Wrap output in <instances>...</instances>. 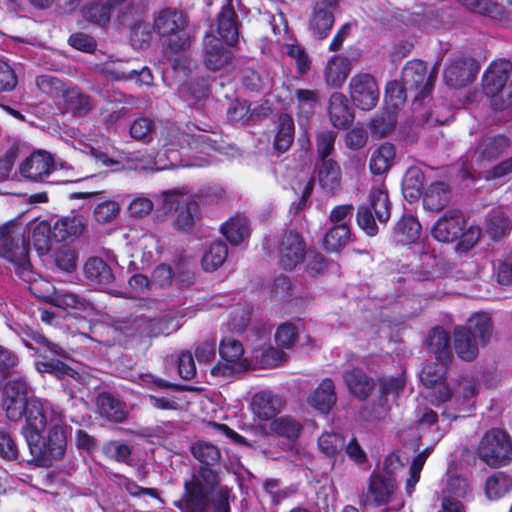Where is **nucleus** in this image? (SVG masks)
Here are the masks:
<instances>
[{
  "instance_id": "nucleus-1",
  "label": "nucleus",
  "mask_w": 512,
  "mask_h": 512,
  "mask_svg": "<svg viewBox=\"0 0 512 512\" xmlns=\"http://www.w3.org/2000/svg\"><path fill=\"white\" fill-rule=\"evenodd\" d=\"M192 455L203 465L184 483V512H230L235 500L232 488L222 483L220 472L212 467L221 460L219 449L199 441L191 446Z\"/></svg>"
},
{
  "instance_id": "nucleus-2",
  "label": "nucleus",
  "mask_w": 512,
  "mask_h": 512,
  "mask_svg": "<svg viewBox=\"0 0 512 512\" xmlns=\"http://www.w3.org/2000/svg\"><path fill=\"white\" fill-rule=\"evenodd\" d=\"M40 406L33 409L28 426L21 433L26 440L32 461L41 467H50L55 460L61 459L67 449V432L60 415L51 408V412L40 417Z\"/></svg>"
},
{
  "instance_id": "nucleus-3",
  "label": "nucleus",
  "mask_w": 512,
  "mask_h": 512,
  "mask_svg": "<svg viewBox=\"0 0 512 512\" xmlns=\"http://www.w3.org/2000/svg\"><path fill=\"white\" fill-rule=\"evenodd\" d=\"M32 389L24 377H17L7 381L3 388L2 409L8 420L18 422L25 416V425L28 426L30 416L33 415V409H38L40 417L45 413L51 412L52 406L48 401L38 397L29 396Z\"/></svg>"
},
{
  "instance_id": "nucleus-4",
  "label": "nucleus",
  "mask_w": 512,
  "mask_h": 512,
  "mask_svg": "<svg viewBox=\"0 0 512 512\" xmlns=\"http://www.w3.org/2000/svg\"><path fill=\"white\" fill-rule=\"evenodd\" d=\"M187 26L184 14L170 8L161 10L154 20V29L162 45L173 52L189 48L191 40Z\"/></svg>"
},
{
  "instance_id": "nucleus-5",
  "label": "nucleus",
  "mask_w": 512,
  "mask_h": 512,
  "mask_svg": "<svg viewBox=\"0 0 512 512\" xmlns=\"http://www.w3.org/2000/svg\"><path fill=\"white\" fill-rule=\"evenodd\" d=\"M391 214L388 193L382 184L374 186L368 196V204L361 206L357 213L359 227L369 236L378 232L376 220L386 223Z\"/></svg>"
},
{
  "instance_id": "nucleus-6",
  "label": "nucleus",
  "mask_w": 512,
  "mask_h": 512,
  "mask_svg": "<svg viewBox=\"0 0 512 512\" xmlns=\"http://www.w3.org/2000/svg\"><path fill=\"white\" fill-rule=\"evenodd\" d=\"M36 84L46 94L61 92L64 107L74 116H85L93 108L92 100L89 95L77 87L66 88L64 84L50 75H41L36 78Z\"/></svg>"
},
{
  "instance_id": "nucleus-7",
  "label": "nucleus",
  "mask_w": 512,
  "mask_h": 512,
  "mask_svg": "<svg viewBox=\"0 0 512 512\" xmlns=\"http://www.w3.org/2000/svg\"><path fill=\"white\" fill-rule=\"evenodd\" d=\"M0 257L13 263L20 270L19 273H25L30 268L24 234L21 227L14 222L0 227Z\"/></svg>"
},
{
  "instance_id": "nucleus-8",
  "label": "nucleus",
  "mask_w": 512,
  "mask_h": 512,
  "mask_svg": "<svg viewBox=\"0 0 512 512\" xmlns=\"http://www.w3.org/2000/svg\"><path fill=\"white\" fill-rule=\"evenodd\" d=\"M478 457L491 467H500L512 460V443L500 429H491L481 438Z\"/></svg>"
},
{
  "instance_id": "nucleus-9",
  "label": "nucleus",
  "mask_w": 512,
  "mask_h": 512,
  "mask_svg": "<svg viewBox=\"0 0 512 512\" xmlns=\"http://www.w3.org/2000/svg\"><path fill=\"white\" fill-rule=\"evenodd\" d=\"M219 353L221 360L211 368L212 376L228 377L250 367L249 361L244 357L242 343L232 337L221 340Z\"/></svg>"
},
{
  "instance_id": "nucleus-10",
  "label": "nucleus",
  "mask_w": 512,
  "mask_h": 512,
  "mask_svg": "<svg viewBox=\"0 0 512 512\" xmlns=\"http://www.w3.org/2000/svg\"><path fill=\"white\" fill-rule=\"evenodd\" d=\"M436 75L434 72L428 74L426 64L421 60L409 61L402 70L401 81L404 84L406 90L415 92V99H424L429 96Z\"/></svg>"
},
{
  "instance_id": "nucleus-11",
  "label": "nucleus",
  "mask_w": 512,
  "mask_h": 512,
  "mask_svg": "<svg viewBox=\"0 0 512 512\" xmlns=\"http://www.w3.org/2000/svg\"><path fill=\"white\" fill-rule=\"evenodd\" d=\"M349 93L353 103L365 111L377 105L380 95L376 80L366 73L357 74L351 78Z\"/></svg>"
},
{
  "instance_id": "nucleus-12",
  "label": "nucleus",
  "mask_w": 512,
  "mask_h": 512,
  "mask_svg": "<svg viewBox=\"0 0 512 512\" xmlns=\"http://www.w3.org/2000/svg\"><path fill=\"white\" fill-rule=\"evenodd\" d=\"M447 362L437 360V362L427 363L420 372L421 383L429 390L430 396L437 402H445L451 397V390L446 384Z\"/></svg>"
},
{
  "instance_id": "nucleus-13",
  "label": "nucleus",
  "mask_w": 512,
  "mask_h": 512,
  "mask_svg": "<svg viewBox=\"0 0 512 512\" xmlns=\"http://www.w3.org/2000/svg\"><path fill=\"white\" fill-rule=\"evenodd\" d=\"M278 253L282 268L292 270L298 264L302 263L305 258V241L299 233L287 231L279 240Z\"/></svg>"
},
{
  "instance_id": "nucleus-14",
  "label": "nucleus",
  "mask_w": 512,
  "mask_h": 512,
  "mask_svg": "<svg viewBox=\"0 0 512 512\" xmlns=\"http://www.w3.org/2000/svg\"><path fill=\"white\" fill-rule=\"evenodd\" d=\"M57 163L52 155L44 150L32 152L19 166V172L25 179L40 182L55 171Z\"/></svg>"
},
{
  "instance_id": "nucleus-15",
  "label": "nucleus",
  "mask_w": 512,
  "mask_h": 512,
  "mask_svg": "<svg viewBox=\"0 0 512 512\" xmlns=\"http://www.w3.org/2000/svg\"><path fill=\"white\" fill-rule=\"evenodd\" d=\"M337 3L338 0H317L309 20V30L315 39L322 40L329 34Z\"/></svg>"
},
{
  "instance_id": "nucleus-16",
  "label": "nucleus",
  "mask_w": 512,
  "mask_h": 512,
  "mask_svg": "<svg viewBox=\"0 0 512 512\" xmlns=\"http://www.w3.org/2000/svg\"><path fill=\"white\" fill-rule=\"evenodd\" d=\"M465 225L460 211L448 210L433 226L432 235L440 242H453L460 237Z\"/></svg>"
},
{
  "instance_id": "nucleus-17",
  "label": "nucleus",
  "mask_w": 512,
  "mask_h": 512,
  "mask_svg": "<svg viewBox=\"0 0 512 512\" xmlns=\"http://www.w3.org/2000/svg\"><path fill=\"white\" fill-rule=\"evenodd\" d=\"M479 66L471 57H459L451 62L444 71V80L450 87H461L472 82Z\"/></svg>"
},
{
  "instance_id": "nucleus-18",
  "label": "nucleus",
  "mask_w": 512,
  "mask_h": 512,
  "mask_svg": "<svg viewBox=\"0 0 512 512\" xmlns=\"http://www.w3.org/2000/svg\"><path fill=\"white\" fill-rule=\"evenodd\" d=\"M395 489L396 482L390 475L373 474L370 477L364 502L366 505H385L392 499Z\"/></svg>"
},
{
  "instance_id": "nucleus-19",
  "label": "nucleus",
  "mask_w": 512,
  "mask_h": 512,
  "mask_svg": "<svg viewBox=\"0 0 512 512\" xmlns=\"http://www.w3.org/2000/svg\"><path fill=\"white\" fill-rule=\"evenodd\" d=\"M512 72V63L508 60L493 62L483 76V89L489 96H494L505 87Z\"/></svg>"
},
{
  "instance_id": "nucleus-20",
  "label": "nucleus",
  "mask_w": 512,
  "mask_h": 512,
  "mask_svg": "<svg viewBox=\"0 0 512 512\" xmlns=\"http://www.w3.org/2000/svg\"><path fill=\"white\" fill-rule=\"evenodd\" d=\"M284 406L285 401L281 396L267 390L256 393L251 402L252 411L260 420L272 419Z\"/></svg>"
},
{
  "instance_id": "nucleus-21",
  "label": "nucleus",
  "mask_w": 512,
  "mask_h": 512,
  "mask_svg": "<svg viewBox=\"0 0 512 512\" xmlns=\"http://www.w3.org/2000/svg\"><path fill=\"white\" fill-rule=\"evenodd\" d=\"M508 147V141L504 137L484 140L478 150L472 156L471 168L481 169L487 163L497 159Z\"/></svg>"
},
{
  "instance_id": "nucleus-22",
  "label": "nucleus",
  "mask_w": 512,
  "mask_h": 512,
  "mask_svg": "<svg viewBox=\"0 0 512 512\" xmlns=\"http://www.w3.org/2000/svg\"><path fill=\"white\" fill-rule=\"evenodd\" d=\"M230 60V52L221 46L220 40L207 34L204 38V63L206 67L217 71L227 66Z\"/></svg>"
},
{
  "instance_id": "nucleus-23",
  "label": "nucleus",
  "mask_w": 512,
  "mask_h": 512,
  "mask_svg": "<svg viewBox=\"0 0 512 512\" xmlns=\"http://www.w3.org/2000/svg\"><path fill=\"white\" fill-rule=\"evenodd\" d=\"M99 414L108 421L121 423L128 415L126 405L113 395L103 392L96 399Z\"/></svg>"
},
{
  "instance_id": "nucleus-24",
  "label": "nucleus",
  "mask_w": 512,
  "mask_h": 512,
  "mask_svg": "<svg viewBox=\"0 0 512 512\" xmlns=\"http://www.w3.org/2000/svg\"><path fill=\"white\" fill-rule=\"evenodd\" d=\"M217 33L220 39L229 46L238 41L237 15L230 5L224 6L217 16Z\"/></svg>"
},
{
  "instance_id": "nucleus-25",
  "label": "nucleus",
  "mask_w": 512,
  "mask_h": 512,
  "mask_svg": "<svg viewBox=\"0 0 512 512\" xmlns=\"http://www.w3.org/2000/svg\"><path fill=\"white\" fill-rule=\"evenodd\" d=\"M336 401L335 385L330 378H325L308 398V403L323 414L328 413Z\"/></svg>"
},
{
  "instance_id": "nucleus-26",
  "label": "nucleus",
  "mask_w": 512,
  "mask_h": 512,
  "mask_svg": "<svg viewBox=\"0 0 512 512\" xmlns=\"http://www.w3.org/2000/svg\"><path fill=\"white\" fill-rule=\"evenodd\" d=\"M85 229V220L81 215H68L58 219L51 230V236L57 241L79 237Z\"/></svg>"
},
{
  "instance_id": "nucleus-27",
  "label": "nucleus",
  "mask_w": 512,
  "mask_h": 512,
  "mask_svg": "<svg viewBox=\"0 0 512 512\" xmlns=\"http://www.w3.org/2000/svg\"><path fill=\"white\" fill-rule=\"evenodd\" d=\"M318 183L329 194H335L341 188L342 171L335 160H324L318 169Z\"/></svg>"
},
{
  "instance_id": "nucleus-28",
  "label": "nucleus",
  "mask_w": 512,
  "mask_h": 512,
  "mask_svg": "<svg viewBox=\"0 0 512 512\" xmlns=\"http://www.w3.org/2000/svg\"><path fill=\"white\" fill-rule=\"evenodd\" d=\"M328 111L335 128H346L353 120L347 98L342 93L335 92L330 96Z\"/></svg>"
},
{
  "instance_id": "nucleus-29",
  "label": "nucleus",
  "mask_w": 512,
  "mask_h": 512,
  "mask_svg": "<svg viewBox=\"0 0 512 512\" xmlns=\"http://www.w3.org/2000/svg\"><path fill=\"white\" fill-rule=\"evenodd\" d=\"M454 348L457 355L466 361H471L476 358L480 347H484L485 344L476 341L474 336L469 334V330L457 326L454 329Z\"/></svg>"
},
{
  "instance_id": "nucleus-30",
  "label": "nucleus",
  "mask_w": 512,
  "mask_h": 512,
  "mask_svg": "<svg viewBox=\"0 0 512 512\" xmlns=\"http://www.w3.org/2000/svg\"><path fill=\"white\" fill-rule=\"evenodd\" d=\"M86 278L94 285L106 287L114 282L115 276L110 266L99 257L89 258L84 265Z\"/></svg>"
},
{
  "instance_id": "nucleus-31",
  "label": "nucleus",
  "mask_w": 512,
  "mask_h": 512,
  "mask_svg": "<svg viewBox=\"0 0 512 512\" xmlns=\"http://www.w3.org/2000/svg\"><path fill=\"white\" fill-rule=\"evenodd\" d=\"M396 148L389 142H384L376 147L370 157V170L373 174L380 175L387 172L395 162Z\"/></svg>"
},
{
  "instance_id": "nucleus-32",
  "label": "nucleus",
  "mask_w": 512,
  "mask_h": 512,
  "mask_svg": "<svg viewBox=\"0 0 512 512\" xmlns=\"http://www.w3.org/2000/svg\"><path fill=\"white\" fill-rule=\"evenodd\" d=\"M345 383L355 397L365 400L374 389L373 380L360 369H352L344 374Z\"/></svg>"
},
{
  "instance_id": "nucleus-33",
  "label": "nucleus",
  "mask_w": 512,
  "mask_h": 512,
  "mask_svg": "<svg viewBox=\"0 0 512 512\" xmlns=\"http://www.w3.org/2000/svg\"><path fill=\"white\" fill-rule=\"evenodd\" d=\"M295 127L292 117L288 114H281L276 124V133L273 141V148L277 153L286 152L294 141Z\"/></svg>"
},
{
  "instance_id": "nucleus-34",
  "label": "nucleus",
  "mask_w": 512,
  "mask_h": 512,
  "mask_svg": "<svg viewBox=\"0 0 512 512\" xmlns=\"http://www.w3.org/2000/svg\"><path fill=\"white\" fill-rule=\"evenodd\" d=\"M425 176L423 171L415 166L409 167L402 180V192L406 200L414 202L423 192Z\"/></svg>"
},
{
  "instance_id": "nucleus-35",
  "label": "nucleus",
  "mask_w": 512,
  "mask_h": 512,
  "mask_svg": "<svg viewBox=\"0 0 512 512\" xmlns=\"http://www.w3.org/2000/svg\"><path fill=\"white\" fill-rule=\"evenodd\" d=\"M200 216L199 203L194 199L183 198L176 208L173 226L179 230L191 228Z\"/></svg>"
},
{
  "instance_id": "nucleus-36",
  "label": "nucleus",
  "mask_w": 512,
  "mask_h": 512,
  "mask_svg": "<svg viewBox=\"0 0 512 512\" xmlns=\"http://www.w3.org/2000/svg\"><path fill=\"white\" fill-rule=\"evenodd\" d=\"M461 327L468 329L469 334L474 336L476 341L485 345L490 341L493 332L491 318L486 313H475Z\"/></svg>"
},
{
  "instance_id": "nucleus-37",
  "label": "nucleus",
  "mask_w": 512,
  "mask_h": 512,
  "mask_svg": "<svg viewBox=\"0 0 512 512\" xmlns=\"http://www.w3.org/2000/svg\"><path fill=\"white\" fill-rule=\"evenodd\" d=\"M350 64L347 59L332 57L324 70L325 81L330 87H340L348 77Z\"/></svg>"
},
{
  "instance_id": "nucleus-38",
  "label": "nucleus",
  "mask_w": 512,
  "mask_h": 512,
  "mask_svg": "<svg viewBox=\"0 0 512 512\" xmlns=\"http://www.w3.org/2000/svg\"><path fill=\"white\" fill-rule=\"evenodd\" d=\"M451 197L450 190L444 182L432 183L424 193V206L431 211L443 209Z\"/></svg>"
},
{
  "instance_id": "nucleus-39",
  "label": "nucleus",
  "mask_w": 512,
  "mask_h": 512,
  "mask_svg": "<svg viewBox=\"0 0 512 512\" xmlns=\"http://www.w3.org/2000/svg\"><path fill=\"white\" fill-rule=\"evenodd\" d=\"M221 231L232 245H238L249 235L248 219L243 215H236L226 221Z\"/></svg>"
},
{
  "instance_id": "nucleus-40",
  "label": "nucleus",
  "mask_w": 512,
  "mask_h": 512,
  "mask_svg": "<svg viewBox=\"0 0 512 512\" xmlns=\"http://www.w3.org/2000/svg\"><path fill=\"white\" fill-rule=\"evenodd\" d=\"M427 344L437 360L449 361L451 355L450 336L445 330L439 327L432 329L429 333Z\"/></svg>"
},
{
  "instance_id": "nucleus-41",
  "label": "nucleus",
  "mask_w": 512,
  "mask_h": 512,
  "mask_svg": "<svg viewBox=\"0 0 512 512\" xmlns=\"http://www.w3.org/2000/svg\"><path fill=\"white\" fill-rule=\"evenodd\" d=\"M512 489V478L502 472L494 473L488 477L485 484V493L490 500L503 497Z\"/></svg>"
},
{
  "instance_id": "nucleus-42",
  "label": "nucleus",
  "mask_w": 512,
  "mask_h": 512,
  "mask_svg": "<svg viewBox=\"0 0 512 512\" xmlns=\"http://www.w3.org/2000/svg\"><path fill=\"white\" fill-rule=\"evenodd\" d=\"M186 133L187 129L181 131L175 124L166 123L161 129L159 141L164 147H167V150L184 148L189 138Z\"/></svg>"
},
{
  "instance_id": "nucleus-43",
  "label": "nucleus",
  "mask_w": 512,
  "mask_h": 512,
  "mask_svg": "<svg viewBox=\"0 0 512 512\" xmlns=\"http://www.w3.org/2000/svg\"><path fill=\"white\" fill-rule=\"evenodd\" d=\"M186 135L189 137L186 147L199 150L201 153H207L216 149V140L212 139L206 131L195 125H187Z\"/></svg>"
},
{
  "instance_id": "nucleus-44",
  "label": "nucleus",
  "mask_w": 512,
  "mask_h": 512,
  "mask_svg": "<svg viewBox=\"0 0 512 512\" xmlns=\"http://www.w3.org/2000/svg\"><path fill=\"white\" fill-rule=\"evenodd\" d=\"M349 237V225L337 224L326 232L323 245L327 251L337 252L348 243Z\"/></svg>"
},
{
  "instance_id": "nucleus-45",
  "label": "nucleus",
  "mask_w": 512,
  "mask_h": 512,
  "mask_svg": "<svg viewBox=\"0 0 512 512\" xmlns=\"http://www.w3.org/2000/svg\"><path fill=\"white\" fill-rule=\"evenodd\" d=\"M228 255V249L224 242L212 243L202 258V266L205 271H215L223 265Z\"/></svg>"
},
{
  "instance_id": "nucleus-46",
  "label": "nucleus",
  "mask_w": 512,
  "mask_h": 512,
  "mask_svg": "<svg viewBox=\"0 0 512 512\" xmlns=\"http://www.w3.org/2000/svg\"><path fill=\"white\" fill-rule=\"evenodd\" d=\"M26 347L33 350L37 355L48 358L50 356H61L66 355L63 348L58 344L49 341L46 337L41 334H34L30 341L26 342Z\"/></svg>"
},
{
  "instance_id": "nucleus-47",
  "label": "nucleus",
  "mask_w": 512,
  "mask_h": 512,
  "mask_svg": "<svg viewBox=\"0 0 512 512\" xmlns=\"http://www.w3.org/2000/svg\"><path fill=\"white\" fill-rule=\"evenodd\" d=\"M51 302L60 308H72L76 310H86L90 303L79 295L67 290L55 289L51 296Z\"/></svg>"
},
{
  "instance_id": "nucleus-48",
  "label": "nucleus",
  "mask_w": 512,
  "mask_h": 512,
  "mask_svg": "<svg viewBox=\"0 0 512 512\" xmlns=\"http://www.w3.org/2000/svg\"><path fill=\"white\" fill-rule=\"evenodd\" d=\"M270 429L277 435L285 437L290 440L297 439L301 430L302 425L299 421L290 416H282L275 418L271 424Z\"/></svg>"
},
{
  "instance_id": "nucleus-49",
  "label": "nucleus",
  "mask_w": 512,
  "mask_h": 512,
  "mask_svg": "<svg viewBox=\"0 0 512 512\" xmlns=\"http://www.w3.org/2000/svg\"><path fill=\"white\" fill-rule=\"evenodd\" d=\"M421 225L412 215L403 216L395 227V235L399 242L410 243L415 241L420 234Z\"/></svg>"
},
{
  "instance_id": "nucleus-50",
  "label": "nucleus",
  "mask_w": 512,
  "mask_h": 512,
  "mask_svg": "<svg viewBox=\"0 0 512 512\" xmlns=\"http://www.w3.org/2000/svg\"><path fill=\"white\" fill-rule=\"evenodd\" d=\"M286 354L272 346L254 349L252 359L262 368L276 367L286 360Z\"/></svg>"
},
{
  "instance_id": "nucleus-51",
  "label": "nucleus",
  "mask_w": 512,
  "mask_h": 512,
  "mask_svg": "<svg viewBox=\"0 0 512 512\" xmlns=\"http://www.w3.org/2000/svg\"><path fill=\"white\" fill-rule=\"evenodd\" d=\"M299 117L308 120L319 103V95L315 90L297 89L295 91Z\"/></svg>"
},
{
  "instance_id": "nucleus-52",
  "label": "nucleus",
  "mask_w": 512,
  "mask_h": 512,
  "mask_svg": "<svg viewBox=\"0 0 512 512\" xmlns=\"http://www.w3.org/2000/svg\"><path fill=\"white\" fill-rule=\"evenodd\" d=\"M36 369L41 373H50L60 379L70 377L76 380L79 377L77 371L59 360H48L36 363Z\"/></svg>"
},
{
  "instance_id": "nucleus-53",
  "label": "nucleus",
  "mask_w": 512,
  "mask_h": 512,
  "mask_svg": "<svg viewBox=\"0 0 512 512\" xmlns=\"http://www.w3.org/2000/svg\"><path fill=\"white\" fill-rule=\"evenodd\" d=\"M184 196L179 192H164L159 197L156 208V217L163 221L172 212H176V208L181 204Z\"/></svg>"
},
{
  "instance_id": "nucleus-54",
  "label": "nucleus",
  "mask_w": 512,
  "mask_h": 512,
  "mask_svg": "<svg viewBox=\"0 0 512 512\" xmlns=\"http://www.w3.org/2000/svg\"><path fill=\"white\" fill-rule=\"evenodd\" d=\"M337 134L333 131H321L316 136L317 155L321 162L324 160H334L331 158L335 151V141Z\"/></svg>"
},
{
  "instance_id": "nucleus-55",
  "label": "nucleus",
  "mask_w": 512,
  "mask_h": 512,
  "mask_svg": "<svg viewBox=\"0 0 512 512\" xmlns=\"http://www.w3.org/2000/svg\"><path fill=\"white\" fill-rule=\"evenodd\" d=\"M344 438L337 433H323L318 439L320 450L329 457L338 454L344 447Z\"/></svg>"
},
{
  "instance_id": "nucleus-56",
  "label": "nucleus",
  "mask_w": 512,
  "mask_h": 512,
  "mask_svg": "<svg viewBox=\"0 0 512 512\" xmlns=\"http://www.w3.org/2000/svg\"><path fill=\"white\" fill-rule=\"evenodd\" d=\"M102 450L106 457L120 463H127L132 453L127 444L117 440L104 443Z\"/></svg>"
},
{
  "instance_id": "nucleus-57",
  "label": "nucleus",
  "mask_w": 512,
  "mask_h": 512,
  "mask_svg": "<svg viewBox=\"0 0 512 512\" xmlns=\"http://www.w3.org/2000/svg\"><path fill=\"white\" fill-rule=\"evenodd\" d=\"M120 212L119 204L114 200H107L99 203L93 211L95 220L98 223L106 224L112 222Z\"/></svg>"
},
{
  "instance_id": "nucleus-58",
  "label": "nucleus",
  "mask_w": 512,
  "mask_h": 512,
  "mask_svg": "<svg viewBox=\"0 0 512 512\" xmlns=\"http://www.w3.org/2000/svg\"><path fill=\"white\" fill-rule=\"evenodd\" d=\"M84 15L87 20L105 26L110 21V6L99 2L91 3L85 8Z\"/></svg>"
},
{
  "instance_id": "nucleus-59",
  "label": "nucleus",
  "mask_w": 512,
  "mask_h": 512,
  "mask_svg": "<svg viewBox=\"0 0 512 512\" xmlns=\"http://www.w3.org/2000/svg\"><path fill=\"white\" fill-rule=\"evenodd\" d=\"M177 329L173 318L149 316L148 337L168 335Z\"/></svg>"
},
{
  "instance_id": "nucleus-60",
  "label": "nucleus",
  "mask_w": 512,
  "mask_h": 512,
  "mask_svg": "<svg viewBox=\"0 0 512 512\" xmlns=\"http://www.w3.org/2000/svg\"><path fill=\"white\" fill-rule=\"evenodd\" d=\"M52 228L46 223L37 224L31 233V241L40 252H46L50 248V235Z\"/></svg>"
},
{
  "instance_id": "nucleus-61",
  "label": "nucleus",
  "mask_w": 512,
  "mask_h": 512,
  "mask_svg": "<svg viewBox=\"0 0 512 512\" xmlns=\"http://www.w3.org/2000/svg\"><path fill=\"white\" fill-rule=\"evenodd\" d=\"M250 321V310L243 306L237 305L229 312L228 326L233 331H242L246 328Z\"/></svg>"
},
{
  "instance_id": "nucleus-62",
  "label": "nucleus",
  "mask_w": 512,
  "mask_h": 512,
  "mask_svg": "<svg viewBox=\"0 0 512 512\" xmlns=\"http://www.w3.org/2000/svg\"><path fill=\"white\" fill-rule=\"evenodd\" d=\"M154 130L153 122L148 118L136 119L130 126V135L138 141L149 142Z\"/></svg>"
},
{
  "instance_id": "nucleus-63",
  "label": "nucleus",
  "mask_w": 512,
  "mask_h": 512,
  "mask_svg": "<svg viewBox=\"0 0 512 512\" xmlns=\"http://www.w3.org/2000/svg\"><path fill=\"white\" fill-rule=\"evenodd\" d=\"M407 92L410 91L406 90L402 81H391L386 86L385 100L397 109L404 104Z\"/></svg>"
},
{
  "instance_id": "nucleus-64",
  "label": "nucleus",
  "mask_w": 512,
  "mask_h": 512,
  "mask_svg": "<svg viewBox=\"0 0 512 512\" xmlns=\"http://www.w3.org/2000/svg\"><path fill=\"white\" fill-rule=\"evenodd\" d=\"M430 453L429 449L423 450L421 453H419L416 458L413 460L411 467H410V477L407 480L406 483V492L411 495L415 485L418 483L420 478L421 470L424 466V463Z\"/></svg>"
}]
</instances>
